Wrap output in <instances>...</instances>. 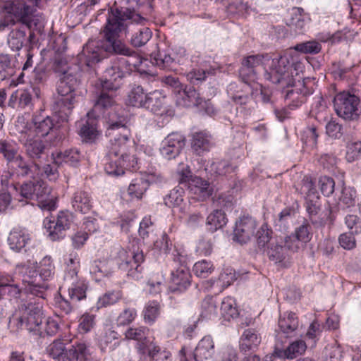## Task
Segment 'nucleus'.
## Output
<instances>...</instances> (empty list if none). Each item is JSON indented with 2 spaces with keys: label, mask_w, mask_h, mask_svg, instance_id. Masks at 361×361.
I'll list each match as a JSON object with an SVG mask.
<instances>
[{
  "label": "nucleus",
  "mask_w": 361,
  "mask_h": 361,
  "mask_svg": "<svg viewBox=\"0 0 361 361\" xmlns=\"http://www.w3.org/2000/svg\"><path fill=\"white\" fill-rule=\"evenodd\" d=\"M124 117H120L118 121L110 118L109 121L107 133L114 137L106 147L108 162L105 171L111 176L123 175L125 169L135 170L138 164L137 159L130 154L132 145Z\"/></svg>",
  "instance_id": "nucleus-1"
},
{
  "label": "nucleus",
  "mask_w": 361,
  "mask_h": 361,
  "mask_svg": "<svg viewBox=\"0 0 361 361\" xmlns=\"http://www.w3.org/2000/svg\"><path fill=\"white\" fill-rule=\"evenodd\" d=\"M41 0H8L3 6L0 32L20 23L23 27L40 32L45 23L44 16L37 11Z\"/></svg>",
  "instance_id": "nucleus-2"
},
{
  "label": "nucleus",
  "mask_w": 361,
  "mask_h": 361,
  "mask_svg": "<svg viewBox=\"0 0 361 361\" xmlns=\"http://www.w3.org/2000/svg\"><path fill=\"white\" fill-rule=\"evenodd\" d=\"M8 294L14 298H20V303L18 310L10 317L8 328L11 331L18 332L23 322L27 319V326L33 329L39 322V310L42 307L40 298L34 295H27L23 293V285L20 288L18 285L11 283L8 286Z\"/></svg>",
  "instance_id": "nucleus-3"
},
{
  "label": "nucleus",
  "mask_w": 361,
  "mask_h": 361,
  "mask_svg": "<svg viewBox=\"0 0 361 361\" xmlns=\"http://www.w3.org/2000/svg\"><path fill=\"white\" fill-rule=\"evenodd\" d=\"M114 11L119 13H117L116 22H122L126 25V27L121 31V33L131 32L130 43L133 47H142L150 40L152 32L149 27L145 26L147 21L146 18L130 8L116 6L109 8L106 16H111V13Z\"/></svg>",
  "instance_id": "nucleus-4"
},
{
  "label": "nucleus",
  "mask_w": 361,
  "mask_h": 361,
  "mask_svg": "<svg viewBox=\"0 0 361 361\" xmlns=\"http://www.w3.org/2000/svg\"><path fill=\"white\" fill-rule=\"evenodd\" d=\"M303 70L304 64L298 60L297 54L293 50H288L279 58L272 59L270 70L265 77L274 84L295 86L294 78Z\"/></svg>",
  "instance_id": "nucleus-5"
},
{
  "label": "nucleus",
  "mask_w": 361,
  "mask_h": 361,
  "mask_svg": "<svg viewBox=\"0 0 361 361\" xmlns=\"http://www.w3.org/2000/svg\"><path fill=\"white\" fill-rule=\"evenodd\" d=\"M118 14H119L118 13ZM118 17L117 11L111 13V16H106V22L103 29L104 42H88L79 54L80 63L85 64L88 67H92L102 59L107 57L109 54H114L109 48L113 40L108 39V28H114L118 26V22H116Z\"/></svg>",
  "instance_id": "nucleus-6"
},
{
  "label": "nucleus",
  "mask_w": 361,
  "mask_h": 361,
  "mask_svg": "<svg viewBox=\"0 0 361 361\" xmlns=\"http://www.w3.org/2000/svg\"><path fill=\"white\" fill-rule=\"evenodd\" d=\"M78 80L75 74H68L59 78L58 96L53 104V111L61 121H68L75 103V88Z\"/></svg>",
  "instance_id": "nucleus-7"
},
{
  "label": "nucleus",
  "mask_w": 361,
  "mask_h": 361,
  "mask_svg": "<svg viewBox=\"0 0 361 361\" xmlns=\"http://www.w3.org/2000/svg\"><path fill=\"white\" fill-rule=\"evenodd\" d=\"M124 23H118V26L114 28H108V39L113 40L110 49L115 54L122 55L126 57L118 58V63L126 70V73L130 74L133 70L137 69L141 73H145L140 69L143 63V59L134 50L128 47L125 43L118 39L121 31L126 27ZM146 61V60H144Z\"/></svg>",
  "instance_id": "nucleus-8"
},
{
  "label": "nucleus",
  "mask_w": 361,
  "mask_h": 361,
  "mask_svg": "<svg viewBox=\"0 0 361 361\" xmlns=\"http://www.w3.org/2000/svg\"><path fill=\"white\" fill-rule=\"evenodd\" d=\"M36 264V262L29 259L18 264L16 266V271L21 277L23 293L28 296L34 295L40 298L42 302L47 288L44 284L37 282L39 271L37 270Z\"/></svg>",
  "instance_id": "nucleus-9"
},
{
  "label": "nucleus",
  "mask_w": 361,
  "mask_h": 361,
  "mask_svg": "<svg viewBox=\"0 0 361 361\" xmlns=\"http://www.w3.org/2000/svg\"><path fill=\"white\" fill-rule=\"evenodd\" d=\"M16 191L14 200L22 202V205L27 204L32 200L43 203L48 200L50 189L38 180L23 183L19 187H11Z\"/></svg>",
  "instance_id": "nucleus-10"
},
{
  "label": "nucleus",
  "mask_w": 361,
  "mask_h": 361,
  "mask_svg": "<svg viewBox=\"0 0 361 361\" xmlns=\"http://www.w3.org/2000/svg\"><path fill=\"white\" fill-rule=\"evenodd\" d=\"M143 262L144 255L142 251H128L119 248L111 262L116 264L119 269L127 272L128 276L138 279L142 271L141 264Z\"/></svg>",
  "instance_id": "nucleus-11"
},
{
  "label": "nucleus",
  "mask_w": 361,
  "mask_h": 361,
  "mask_svg": "<svg viewBox=\"0 0 361 361\" xmlns=\"http://www.w3.org/2000/svg\"><path fill=\"white\" fill-rule=\"evenodd\" d=\"M47 354L57 361H78L80 355H86L87 345L85 343H77L66 348L60 338L55 339L47 348Z\"/></svg>",
  "instance_id": "nucleus-12"
},
{
  "label": "nucleus",
  "mask_w": 361,
  "mask_h": 361,
  "mask_svg": "<svg viewBox=\"0 0 361 361\" xmlns=\"http://www.w3.org/2000/svg\"><path fill=\"white\" fill-rule=\"evenodd\" d=\"M360 99L354 94L343 92L337 94L334 106L337 115L345 120H355L359 116Z\"/></svg>",
  "instance_id": "nucleus-13"
},
{
  "label": "nucleus",
  "mask_w": 361,
  "mask_h": 361,
  "mask_svg": "<svg viewBox=\"0 0 361 361\" xmlns=\"http://www.w3.org/2000/svg\"><path fill=\"white\" fill-rule=\"evenodd\" d=\"M175 262L180 264V266L171 272V282L169 290L171 293L180 294L185 292L191 285V278L189 269L183 264V256L177 253L174 255Z\"/></svg>",
  "instance_id": "nucleus-14"
},
{
  "label": "nucleus",
  "mask_w": 361,
  "mask_h": 361,
  "mask_svg": "<svg viewBox=\"0 0 361 361\" xmlns=\"http://www.w3.org/2000/svg\"><path fill=\"white\" fill-rule=\"evenodd\" d=\"M163 176L158 173H141L132 180L128 188V195L131 200H141L151 183H161Z\"/></svg>",
  "instance_id": "nucleus-15"
},
{
  "label": "nucleus",
  "mask_w": 361,
  "mask_h": 361,
  "mask_svg": "<svg viewBox=\"0 0 361 361\" xmlns=\"http://www.w3.org/2000/svg\"><path fill=\"white\" fill-rule=\"evenodd\" d=\"M73 221V214L68 211L59 212L56 220L46 218L44 225L49 236L52 240H59L64 238L66 231L69 229Z\"/></svg>",
  "instance_id": "nucleus-16"
},
{
  "label": "nucleus",
  "mask_w": 361,
  "mask_h": 361,
  "mask_svg": "<svg viewBox=\"0 0 361 361\" xmlns=\"http://www.w3.org/2000/svg\"><path fill=\"white\" fill-rule=\"evenodd\" d=\"M301 192L306 195L305 207L311 221L320 211L319 197L315 189L314 183L309 177H305L302 181Z\"/></svg>",
  "instance_id": "nucleus-17"
},
{
  "label": "nucleus",
  "mask_w": 361,
  "mask_h": 361,
  "mask_svg": "<svg viewBox=\"0 0 361 361\" xmlns=\"http://www.w3.org/2000/svg\"><path fill=\"white\" fill-rule=\"evenodd\" d=\"M185 145V139L182 134L172 133L161 142L159 152L164 159L171 160L179 155Z\"/></svg>",
  "instance_id": "nucleus-18"
},
{
  "label": "nucleus",
  "mask_w": 361,
  "mask_h": 361,
  "mask_svg": "<svg viewBox=\"0 0 361 361\" xmlns=\"http://www.w3.org/2000/svg\"><path fill=\"white\" fill-rule=\"evenodd\" d=\"M256 220L250 216H243L236 222L233 240L240 244L247 243L253 236L257 228Z\"/></svg>",
  "instance_id": "nucleus-19"
},
{
  "label": "nucleus",
  "mask_w": 361,
  "mask_h": 361,
  "mask_svg": "<svg viewBox=\"0 0 361 361\" xmlns=\"http://www.w3.org/2000/svg\"><path fill=\"white\" fill-rule=\"evenodd\" d=\"M269 60L270 57L267 54L250 55L244 58L239 70L240 76L245 83L250 80H254L257 74V68L263 66L264 61Z\"/></svg>",
  "instance_id": "nucleus-20"
},
{
  "label": "nucleus",
  "mask_w": 361,
  "mask_h": 361,
  "mask_svg": "<svg viewBox=\"0 0 361 361\" xmlns=\"http://www.w3.org/2000/svg\"><path fill=\"white\" fill-rule=\"evenodd\" d=\"M39 322H37L36 326H33V329H30L27 326V319L23 322L22 326L19 329V331L22 329H26L32 336L39 337H44L47 336H54L59 330V319L54 317H48L46 320L44 327L42 326V307L39 310Z\"/></svg>",
  "instance_id": "nucleus-21"
},
{
  "label": "nucleus",
  "mask_w": 361,
  "mask_h": 361,
  "mask_svg": "<svg viewBox=\"0 0 361 361\" xmlns=\"http://www.w3.org/2000/svg\"><path fill=\"white\" fill-rule=\"evenodd\" d=\"M10 164L13 173L18 177L37 179L41 174L39 164L33 161H27L21 155L18 156Z\"/></svg>",
  "instance_id": "nucleus-22"
},
{
  "label": "nucleus",
  "mask_w": 361,
  "mask_h": 361,
  "mask_svg": "<svg viewBox=\"0 0 361 361\" xmlns=\"http://www.w3.org/2000/svg\"><path fill=\"white\" fill-rule=\"evenodd\" d=\"M126 70L118 63V58L115 59L110 67L106 68L104 73V80H102V87L108 90H116L119 87L118 80L122 79L126 75Z\"/></svg>",
  "instance_id": "nucleus-23"
},
{
  "label": "nucleus",
  "mask_w": 361,
  "mask_h": 361,
  "mask_svg": "<svg viewBox=\"0 0 361 361\" xmlns=\"http://www.w3.org/2000/svg\"><path fill=\"white\" fill-rule=\"evenodd\" d=\"M149 329L146 326H132L124 333L125 338L128 340H134L137 342L135 348L140 355H145L149 341L148 336Z\"/></svg>",
  "instance_id": "nucleus-24"
},
{
  "label": "nucleus",
  "mask_w": 361,
  "mask_h": 361,
  "mask_svg": "<svg viewBox=\"0 0 361 361\" xmlns=\"http://www.w3.org/2000/svg\"><path fill=\"white\" fill-rule=\"evenodd\" d=\"M23 136L21 141L23 142L27 154L32 159H39L43 154L45 145L40 137H33L32 130L29 129L27 131L22 130Z\"/></svg>",
  "instance_id": "nucleus-25"
},
{
  "label": "nucleus",
  "mask_w": 361,
  "mask_h": 361,
  "mask_svg": "<svg viewBox=\"0 0 361 361\" xmlns=\"http://www.w3.org/2000/svg\"><path fill=\"white\" fill-rule=\"evenodd\" d=\"M227 91L229 97L235 104L240 106L248 105L249 114L251 113V109L254 107L250 105L252 103V98L250 96V88L247 84H244L242 87H238L235 83H231Z\"/></svg>",
  "instance_id": "nucleus-26"
},
{
  "label": "nucleus",
  "mask_w": 361,
  "mask_h": 361,
  "mask_svg": "<svg viewBox=\"0 0 361 361\" xmlns=\"http://www.w3.org/2000/svg\"><path fill=\"white\" fill-rule=\"evenodd\" d=\"M9 247L16 252H20L30 243L31 238L27 231L20 227L13 228L7 239Z\"/></svg>",
  "instance_id": "nucleus-27"
},
{
  "label": "nucleus",
  "mask_w": 361,
  "mask_h": 361,
  "mask_svg": "<svg viewBox=\"0 0 361 361\" xmlns=\"http://www.w3.org/2000/svg\"><path fill=\"white\" fill-rule=\"evenodd\" d=\"M71 205L75 211L87 214L93 207L92 197L88 191L78 189L72 195Z\"/></svg>",
  "instance_id": "nucleus-28"
},
{
  "label": "nucleus",
  "mask_w": 361,
  "mask_h": 361,
  "mask_svg": "<svg viewBox=\"0 0 361 361\" xmlns=\"http://www.w3.org/2000/svg\"><path fill=\"white\" fill-rule=\"evenodd\" d=\"M262 342V336L258 330L253 328L245 329L240 338V349L242 352L257 350Z\"/></svg>",
  "instance_id": "nucleus-29"
},
{
  "label": "nucleus",
  "mask_w": 361,
  "mask_h": 361,
  "mask_svg": "<svg viewBox=\"0 0 361 361\" xmlns=\"http://www.w3.org/2000/svg\"><path fill=\"white\" fill-rule=\"evenodd\" d=\"M65 269L64 280L75 281L78 279V273L80 267L79 255L75 252H71L63 257Z\"/></svg>",
  "instance_id": "nucleus-30"
},
{
  "label": "nucleus",
  "mask_w": 361,
  "mask_h": 361,
  "mask_svg": "<svg viewBox=\"0 0 361 361\" xmlns=\"http://www.w3.org/2000/svg\"><path fill=\"white\" fill-rule=\"evenodd\" d=\"M188 183L190 192L197 200L203 201L211 195L209 183L202 178L194 176Z\"/></svg>",
  "instance_id": "nucleus-31"
},
{
  "label": "nucleus",
  "mask_w": 361,
  "mask_h": 361,
  "mask_svg": "<svg viewBox=\"0 0 361 361\" xmlns=\"http://www.w3.org/2000/svg\"><path fill=\"white\" fill-rule=\"evenodd\" d=\"M309 20L308 15L301 7H294L291 10L290 18L286 23L287 25L296 33H303Z\"/></svg>",
  "instance_id": "nucleus-32"
},
{
  "label": "nucleus",
  "mask_w": 361,
  "mask_h": 361,
  "mask_svg": "<svg viewBox=\"0 0 361 361\" xmlns=\"http://www.w3.org/2000/svg\"><path fill=\"white\" fill-rule=\"evenodd\" d=\"M211 135L206 130L197 131L192 133L191 146L194 152L200 155L207 152L212 147Z\"/></svg>",
  "instance_id": "nucleus-33"
},
{
  "label": "nucleus",
  "mask_w": 361,
  "mask_h": 361,
  "mask_svg": "<svg viewBox=\"0 0 361 361\" xmlns=\"http://www.w3.org/2000/svg\"><path fill=\"white\" fill-rule=\"evenodd\" d=\"M214 343L210 336H205L196 346L193 357L195 361H202L212 357L214 354Z\"/></svg>",
  "instance_id": "nucleus-34"
},
{
  "label": "nucleus",
  "mask_w": 361,
  "mask_h": 361,
  "mask_svg": "<svg viewBox=\"0 0 361 361\" xmlns=\"http://www.w3.org/2000/svg\"><path fill=\"white\" fill-rule=\"evenodd\" d=\"M166 97L158 90L149 92L147 94L144 108L150 110L157 114H161L166 107Z\"/></svg>",
  "instance_id": "nucleus-35"
},
{
  "label": "nucleus",
  "mask_w": 361,
  "mask_h": 361,
  "mask_svg": "<svg viewBox=\"0 0 361 361\" xmlns=\"http://www.w3.org/2000/svg\"><path fill=\"white\" fill-rule=\"evenodd\" d=\"M278 325L286 337L292 336L298 328V319L295 313L286 312L280 317Z\"/></svg>",
  "instance_id": "nucleus-36"
},
{
  "label": "nucleus",
  "mask_w": 361,
  "mask_h": 361,
  "mask_svg": "<svg viewBox=\"0 0 361 361\" xmlns=\"http://www.w3.org/2000/svg\"><path fill=\"white\" fill-rule=\"evenodd\" d=\"M54 161L56 164L60 165L63 163L70 166H76L81 160L82 154L76 148L66 149L63 152L53 154Z\"/></svg>",
  "instance_id": "nucleus-37"
},
{
  "label": "nucleus",
  "mask_w": 361,
  "mask_h": 361,
  "mask_svg": "<svg viewBox=\"0 0 361 361\" xmlns=\"http://www.w3.org/2000/svg\"><path fill=\"white\" fill-rule=\"evenodd\" d=\"M268 258L276 264L284 262L288 257V253L282 243L278 241H272L264 250Z\"/></svg>",
  "instance_id": "nucleus-38"
},
{
  "label": "nucleus",
  "mask_w": 361,
  "mask_h": 361,
  "mask_svg": "<svg viewBox=\"0 0 361 361\" xmlns=\"http://www.w3.org/2000/svg\"><path fill=\"white\" fill-rule=\"evenodd\" d=\"M111 264V262L108 260H94L90 264V274L94 276L95 280L97 281L104 277H108L113 272Z\"/></svg>",
  "instance_id": "nucleus-39"
},
{
  "label": "nucleus",
  "mask_w": 361,
  "mask_h": 361,
  "mask_svg": "<svg viewBox=\"0 0 361 361\" xmlns=\"http://www.w3.org/2000/svg\"><path fill=\"white\" fill-rule=\"evenodd\" d=\"M147 94L141 85H134L128 93L126 102L132 106L144 108Z\"/></svg>",
  "instance_id": "nucleus-40"
},
{
  "label": "nucleus",
  "mask_w": 361,
  "mask_h": 361,
  "mask_svg": "<svg viewBox=\"0 0 361 361\" xmlns=\"http://www.w3.org/2000/svg\"><path fill=\"white\" fill-rule=\"evenodd\" d=\"M68 283H71V286L68 287V295L72 302H77L86 298L87 286L83 283L78 281V279L75 281L65 282L61 289L65 288Z\"/></svg>",
  "instance_id": "nucleus-41"
},
{
  "label": "nucleus",
  "mask_w": 361,
  "mask_h": 361,
  "mask_svg": "<svg viewBox=\"0 0 361 361\" xmlns=\"http://www.w3.org/2000/svg\"><path fill=\"white\" fill-rule=\"evenodd\" d=\"M115 91L102 87V90L95 101L94 108L104 111L114 106L116 104Z\"/></svg>",
  "instance_id": "nucleus-42"
},
{
  "label": "nucleus",
  "mask_w": 361,
  "mask_h": 361,
  "mask_svg": "<svg viewBox=\"0 0 361 361\" xmlns=\"http://www.w3.org/2000/svg\"><path fill=\"white\" fill-rule=\"evenodd\" d=\"M35 130L32 132L38 137L47 136L54 128V122L51 117L47 116L44 118L35 116L32 118Z\"/></svg>",
  "instance_id": "nucleus-43"
},
{
  "label": "nucleus",
  "mask_w": 361,
  "mask_h": 361,
  "mask_svg": "<svg viewBox=\"0 0 361 361\" xmlns=\"http://www.w3.org/2000/svg\"><path fill=\"white\" fill-rule=\"evenodd\" d=\"M79 135L82 140L86 142H93L99 135V131L97 129V123L94 119L88 118L85 123H82Z\"/></svg>",
  "instance_id": "nucleus-44"
},
{
  "label": "nucleus",
  "mask_w": 361,
  "mask_h": 361,
  "mask_svg": "<svg viewBox=\"0 0 361 361\" xmlns=\"http://www.w3.org/2000/svg\"><path fill=\"white\" fill-rule=\"evenodd\" d=\"M118 334L111 329L106 331L104 336L100 341L101 350L103 352H111L120 345Z\"/></svg>",
  "instance_id": "nucleus-45"
},
{
  "label": "nucleus",
  "mask_w": 361,
  "mask_h": 361,
  "mask_svg": "<svg viewBox=\"0 0 361 361\" xmlns=\"http://www.w3.org/2000/svg\"><path fill=\"white\" fill-rule=\"evenodd\" d=\"M18 150L19 147L16 142L11 140H0V153L9 164L20 155Z\"/></svg>",
  "instance_id": "nucleus-46"
},
{
  "label": "nucleus",
  "mask_w": 361,
  "mask_h": 361,
  "mask_svg": "<svg viewBox=\"0 0 361 361\" xmlns=\"http://www.w3.org/2000/svg\"><path fill=\"white\" fill-rule=\"evenodd\" d=\"M220 312L221 317L225 320L229 321L231 319L236 318L239 314V312L235 300L231 297L224 298L221 304Z\"/></svg>",
  "instance_id": "nucleus-47"
},
{
  "label": "nucleus",
  "mask_w": 361,
  "mask_h": 361,
  "mask_svg": "<svg viewBox=\"0 0 361 361\" xmlns=\"http://www.w3.org/2000/svg\"><path fill=\"white\" fill-rule=\"evenodd\" d=\"M122 297L123 292L121 290L118 289L108 290L99 297L96 304L97 308L101 309L115 305L122 298Z\"/></svg>",
  "instance_id": "nucleus-48"
},
{
  "label": "nucleus",
  "mask_w": 361,
  "mask_h": 361,
  "mask_svg": "<svg viewBox=\"0 0 361 361\" xmlns=\"http://www.w3.org/2000/svg\"><path fill=\"white\" fill-rule=\"evenodd\" d=\"M161 305L156 300L149 301L145 306L142 311L144 322L152 325L160 314Z\"/></svg>",
  "instance_id": "nucleus-49"
},
{
  "label": "nucleus",
  "mask_w": 361,
  "mask_h": 361,
  "mask_svg": "<svg viewBox=\"0 0 361 361\" xmlns=\"http://www.w3.org/2000/svg\"><path fill=\"white\" fill-rule=\"evenodd\" d=\"M226 224L227 218L221 209H215L207 218V224L212 232L223 228Z\"/></svg>",
  "instance_id": "nucleus-50"
},
{
  "label": "nucleus",
  "mask_w": 361,
  "mask_h": 361,
  "mask_svg": "<svg viewBox=\"0 0 361 361\" xmlns=\"http://www.w3.org/2000/svg\"><path fill=\"white\" fill-rule=\"evenodd\" d=\"M26 40V32L24 27L16 28L11 31L8 38V44L13 51H18Z\"/></svg>",
  "instance_id": "nucleus-51"
},
{
  "label": "nucleus",
  "mask_w": 361,
  "mask_h": 361,
  "mask_svg": "<svg viewBox=\"0 0 361 361\" xmlns=\"http://www.w3.org/2000/svg\"><path fill=\"white\" fill-rule=\"evenodd\" d=\"M307 344L305 341L298 339L291 342L283 351V356L287 359L293 360L306 351Z\"/></svg>",
  "instance_id": "nucleus-52"
},
{
  "label": "nucleus",
  "mask_w": 361,
  "mask_h": 361,
  "mask_svg": "<svg viewBox=\"0 0 361 361\" xmlns=\"http://www.w3.org/2000/svg\"><path fill=\"white\" fill-rule=\"evenodd\" d=\"M16 73V65L8 54H0V79L5 80Z\"/></svg>",
  "instance_id": "nucleus-53"
},
{
  "label": "nucleus",
  "mask_w": 361,
  "mask_h": 361,
  "mask_svg": "<svg viewBox=\"0 0 361 361\" xmlns=\"http://www.w3.org/2000/svg\"><path fill=\"white\" fill-rule=\"evenodd\" d=\"M146 354L150 357L152 361H169L171 353L166 349H161V347L152 341L147 349Z\"/></svg>",
  "instance_id": "nucleus-54"
},
{
  "label": "nucleus",
  "mask_w": 361,
  "mask_h": 361,
  "mask_svg": "<svg viewBox=\"0 0 361 361\" xmlns=\"http://www.w3.org/2000/svg\"><path fill=\"white\" fill-rule=\"evenodd\" d=\"M179 94L183 97L184 105L199 106L202 104V99L192 86H188L185 87L184 89H181L180 94Z\"/></svg>",
  "instance_id": "nucleus-55"
},
{
  "label": "nucleus",
  "mask_w": 361,
  "mask_h": 361,
  "mask_svg": "<svg viewBox=\"0 0 361 361\" xmlns=\"http://www.w3.org/2000/svg\"><path fill=\"white\" fill-rule=\"evenodd\" d=\"M201 316L204 318L212 319L217 315L216 300L211 296L206 297L202 302Z\"/></svg>",
  "instance_id": "nucleus-56"
},
{
  "label": "nucleus",
  "mask_w": 361,
  "mask_h": 361,
  "mask_svg": "<svg viewBox=\"0 0 361 361\" xmlns=\"http://www.w3.org/2000/svg\"><path fill=\"white\" fill-rule=\"evenodd\" d=\"M184 190L181 187H176L170 191L164 198V203L169 207L180 206L183 202Z\"/></svg>",
  "instance_id": "nucleus-57"
},
{
  "label": "nucleus",
  "mask_w": 361,
  "mask_h": 361,
  "mask_svg": "<svg viewBox=\"0 0 361 361\" xmlns=\"http://www.w3.org/2000/svg\"><path fill=\"white\" fill-rule=\"evenodd\" d=\"M55 267L50 256H45L39 265V276L44 280H48L54 274Z\"/></svg>",
  "instance_id": "nucleus-58"
},
{
  "label": "nucleus",
  "mask_w": 361,
  "mask_h": 361,
  "mask_svg": "<svg viewBox=\"0 0 361 361\" xmlns=\"http://www.w3.org/2000/svg\"><path fill=\"white\" fill-rule=\"evenodd\" d=\"M155 63L161 69L165 71H175L176 69V62L169 55L165 52L159 51L154 57Z\"/></svg>",
  "instance_id": "nucleus-59"
},
{
  "label": "nucleus",
  "mask_w": 361,
  "mask_h": 361,
  "mask_svg": "<svg viewBox=\"0 0 361 361\" xmlns=\"http://www.w3.org/2000/svg\"><path fill=\"white\" fill-rule=\"evenodd\" d=\"M293 49L303 54H317L322 50V45L315 40H311L297 44Z\"/></svg>",
  "instance_id": "nucleus-60"
},
{
  "label": "nucleus",
  "mask_w": 361,
  "mask_h": 361,
  "mask_svg": "<svg viewBox=\"0 0 361 361\" xmlns=\"http://www.w3.org/2000/svg\"><path fill=\"white\" fill-rule=\"evenodd\" d=\"M137 310L133 307L125 308L117 317L118 326H125L132 324L137 317Z\"/></svg>",
  "instance_id": "nucleus-61"
},
{
  "label": "nucleus",
  "mask_w": 361,
  "mask_h": 361,
  "mask_svg": "<svg viewBox=\"0 0 361 361\" xmlns=\"http://www.w3.org/2000/svg\"><path fill=\"white\" fill-rule=\"evenodd\" d=\"M272 231L268 228L267 224L262 225L256 233L257 243L259 249L266 250V245L270 243Z\"/></svg>",
  "instance_id": "nucleus-62"
},
{
  "label": "nucleus",
  "mask_w": 361,
  "mask_h": 361,
  "mask_svg": "<svg viewBox=\"0 0 361 361\" xmlns=\"http://www.w3.org/2000/svg\"><path fill=\"white\" fill-rule=\"evenodd\" d=\"M214 271V266L211 262L201 260L196 262L193 266L195 274L200 278H207Z\"/></svg>",
  "instance_id": "nucleus-63"
},
{
  "label": "nucleus",
  "mask_w": 361,
  "mask_h": 361,
  "mask_svg": "<svg viewBox=\"0 0 361 361\" xmlns=\"http://www.w3.org/2000/svg\"><path fill=\"white\" fill-rule=\"evenodd\" d=\"M325 361H341L343 357L341 347L336 343L330 344L324 349Z\"/></svg>",
  "instance_id": "nucleus-64"
}]
</instances>
